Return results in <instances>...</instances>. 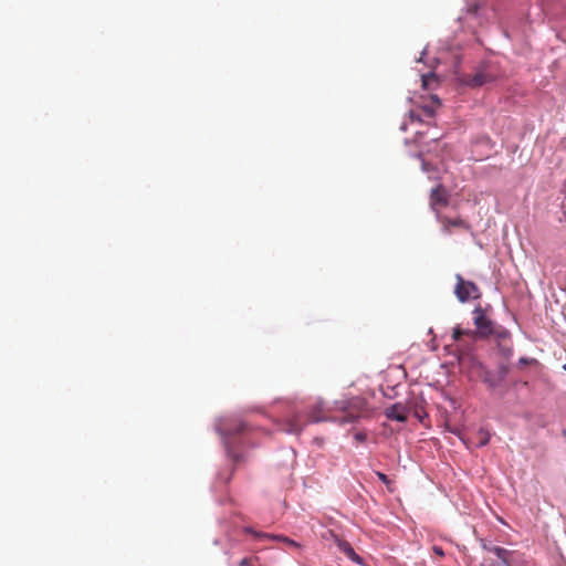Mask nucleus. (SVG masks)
I'll use <instances>...</instances> for the list:
<instances>
[{
	"label": "nucleus",
	"mask_w": 566,
	"mask_h": 566,
	"mask_svg": "<svg viewBox=\"0 0 566 566\" xmlns=\"http://www.w3.org/2000/svg\"><path fill=\"white\" fill-rule=\"evenodd\" d=\"M335 409L343 413V416L337 417L339 424L352 423L366 415L367 402L361 397H353L347 400L336 401Z\"/></svg>",
	"instance_id": "f257e3e1"
},
{
	"label": "nucleus",
	"mask_w": 566,
	"mask_h": 566,
	"mask_svg": "<svg viewBox=\"0 0 566 566\" xmlns=\"http://www.w3.org/2000/svg\"><path fill=\"white\" fill-rule=\"evenodd\" d=\"M499 77L497 70L491 64H483L473 74L464 77L463 82L470 87H481L491 84Z\"/></svg>",
	"instance_id": "f03ea898"
},
{
	"label": "nucleus",
	"mask_w": 566,
	"mask_h": 566,
	"mask_svg": "<svg viewBox=\"0 0 566 566\" xmlns=\"http://www.w3.org/2000/svg\"><path fill=\"white\" fill-rule=\"evenodd\" d=\"M455 286H454V295L459 302L465 303L471 300H478L481 297L482 293L479 286L469 280H464L461 274H455Z\"/></svg>",
	"instance_id": "7ed1b4c3"
},
{
	"label": "nucleus",
	"mask_w": 566,
	"mask_h": 566,
	"mask_svg": "<svg viewBox=\"0 0 566 566\" xmlns=\"http://www.w3.org/2000/svg\"><path fill=\"white\" fill-rule=\"evenodd\" d=\"M473 316L476 333L479 334L480 337L497 335L501 328H495L494 323L486 315L485 310H483L481 306L475 307L473 311Z\"/></svg>",
	"instance_id": "20e7f679"
},
{
	"label": "nucleus",
	"mask_w": 566,
	"mask_h": 566,
	"mask_svg": "<svg viewBox=\"0 0 566 566\" xmlns=\"http://www.w3.org/2000/svg\"><path fill=\"white\" fill-rule=\"evenodd\" d=\"M275 423L279 427V430L289 434H300L307 421L300 412H292L287 415L283 419L275 420Z\"/></svg>",
	"instance_id": "39448f33"
},
{
	"label": "nucleus",
	"mask_w": 566,
	"mask_h": 566,
	"mask_svg": "<svg viewBox=\"0 0 566 566\" xmlns=\"http://www.w3.org/2000/svg\"><path fill=\"white\" fill-rule=\"evenodd\" d=\"M450 195L444 186L439 184L437 187L431 189L429 203L431 209L436 212V216L441 214V208L449 205Z\"/></svg>",
	"instance_id": "423d86ee"
},
{
	"label": "nucleus",
	"mask_w": 566,
	"mask_h": 566,
	"mask_svg": "<svg viewBox=\"0 0 566 566\" xmlns=\"http://www.w3.org/2000/svg\"><path fill=\"white\" fill-rule=\"evenodd\" d=\"M308 422L334 421L337 422V416L332 415V410H325L322 401L315 402L307 413Z\"/></svg>",
	"instance_id": "0eeeda50"
},
{
	"label": "nucleus",
	"mask_w": 566,
	"mask_h": 566,
	"mask_svg": "<svg viewBox=\"0 0 566 566\" xmlns=\"http://www.w3.org/2000/svg\"><path fill=\"white\" fill-rule=\"evenodd\" d=\"M437 219L441 223L442 230L446 233H451L452 229H462V230H469L470 229L469 223L465 220H463L462 218H460V217L449 218V217L443 216V214H438Z\"/></svg>",
	"instance_id": "6e6552de"
},
{
	"label": "nucleus",
	"mask_w": 566,
	"mask_h": 566,
	"mask_svg": "<svg viewBox=\"0 0 566 566\" xmlns=\"http://www.w3.org/2000/svg\"><path fill=\"white\" fill-rule=\"evenodd\" d=\"M245 429V424L239 420H226L218 427L219 433L224 438L240 434Z\"/></svg>",
	"instance_id": "1a4fd4ad"
},
{
	"label": "nucleus",
	"mask_w": 566,
	"mask_h": 566,
	"mask_svg": "<svg viewBox=\"0 0 566 566\" xmlns=\"http://www.w3.org/2000/svg\"><path fill=\"white\" fill-rule=\"evenodd\" d=\"M496 337L499 339V348H500L502 355L505 358L511 357L513 354L511 334L506 329L501 328L499 331Z\"/></svg>",
	"instance_id": "9d476101"
},
{
	"label": "nucleus",
	"mask_w": 566,
	"mask_h": 566,
	"mask_svg": "<svg viewBox=\"0 0 566 566\" xmlns=\"http://www.w3.org/2000/svg\"><path fill=\"white\" fill-rule=\"evenodd\" d=\"M243 532L254 536L256 539H260V541H263V539H276V541H282V542L286 543L287 545H291V546H294V547L298 546L293 539H290L287 537L280 536V535H271V534H268V533L258 532V531L253 530L250 526H244L243 527Z\"/></svg>",
	"instance_id": "9b49d317"
},
{
	"label": "nucleus",
	"mask_w": 566,
	"mask_h": 566,
	"mask_svg": "<svg viewBox=\"0 0 566 566\" xmlns=\"http://www.w3.org/2000/svg\"><path fill=\"white\" fill-rule=\"evenodd\" d=\"M408 415H409V408L401 402H397V403L390 406L386 410L387 418L397 420L400 422L406 421L408 418Z\"/></svg>",
	"instance_id": "f8f14e48"
},
{
	"label": "nucleus",
	"mask_w": 566,
	"mask_h": 566,
	"mask_svg": "<svg viewBox=\"0 0 566 566\" xmlns=\"http://www.w3.org/2000/svg\"><path fill=\"white\" fill-rule=\"evenodd\" d=\"M336 545L350 560L358 565L363 564L361 557L354 551L353 546L346 539H336Z\"/></svg>",
	"instance_id": "ddd939ff"
},
{
	"label": "nucleus",
	"mask_w": 566,
	"mask_h": 566,
	"mask_svg": "<svg viewBox=\"0 0 566 566\" xmlns=\"http://www.w3.org/2000/svg\"><path fill=\"white\" fill-rule=\"evenodd\" d=\"M490 439H491V434H490L489 430H486L484 428H480L475 433L473 443L476 447H484L489 443Z\"/></svg>",
	"instance_id": "4468645a"
},
{
	"label": "nucleus",
	"mask_w": 566,
	"mask_h": 566,
	"mask_svg": "<svg viewBox=\"0 0 566 566\" xmlns=\"http://www.w3.org/2000/svg\"><path fill=\"white\" fill-rule=\"evenodd\" d=\"M490 551L492 553H494L502 562L504 565L509 566L510 563H509V557L511 555V552L503 548V547H500V546H494L492 548H490Z\"/></svg>",
	"instance_id": "2eb2a0df"
},
{
	"label": "nucleus",
	"mask_w": 566,
	"mask_h": 566,
	"mask_svg": "<svg viewBox=\"0 0 566 566\" xmlns=\"http://www.w3.org/2000/svg\"><path fill=\"white\" fill-rule=\"evenodd\" d=\"M431 98H432V105H424L422 107V112L429 118L434 116L436 107L440 105V101L436 95H433Z\"/></svg>",
	"instance_id": "dca6fc26"
},
{
	"label": "nucleus",
	"mask_w": 566,
	"mask_h": 566,
	"mask_svg": "<svg viewBox=\"0 0 566 566\" xmlns=\"http://www.w3.org/2000/svg\"><path fill=\"white\" fill-rule=\"evenodd\" d=\"M239 566H261L258 557H247L240 560Z\"/></svg>",
	"instance_id": "f3484780"
},
{
	"label": "nucleus",
	"mask_w": 566,
	"mask_h": 566,
	"mask_svg": "<svg viewBox=\"0 0 566 566\" xmlns=\"http://www.w3.org/2000/svg\"><path fill=\"white\" fill-rule=\"evenodd\" d=\"M470 333V331H464L457 326L453 328L452 338L457 342L462 337V335H469Z\"/></svg>",
	"instance_id": "a211bd4d"
},
{
	"label": "nucleus",
	"mask_w": 566,
	"mask_h": 566,
	"mask_svg": "<svg viewBox=\"0 0 566 566\" xmlns=\"http://www.w3.org/2000/svg\"><path fill=\"white\" fill-rule=\"evenodd\" d=\"M323 538L326 541H333L336 544V539H342L334 531H327L323 534Z\"/></svg>",
	"instance_id": "6ab92c4d"
},
{
	"label": "nucleus",
	"mask_w": 566,
	"mask_h": 566,
	"mask_svg": "<svg viewBox=\"0 0 566 566\" xmlns=\"http://www.w3.org/2000/svg\"><path fill=\"white\" fill-rule=\"evenodd\" d=\"M483 381L490 387L495 388L497 382L494 380V378L489 374L485 373V376L483 377Z\"/></svg>",
	"instance_id": "aec40b11"
},
{
	"label": "nucleus",
	"mask_w": 566,
	"mask_h": 566,
	"mask_svg": "<svg viewBox=\"0 0 566 566\" xmlns=\"http://www.w3.org/2000/svg\"><path fill=\"white\" fill-rule=\"evenodd\" d=\"M376 474H377L378 479L381 482H384L389 490H391L390 489L391 481L388 479V476L385 473H382V472H377Z\"/></svg>",
	"instance_id": "412c9836"
},
{
	"label": "nucleus",
	"mask_w": 566,
	"mask_h": 566,
	"mask_svg": "<svg viewBox=\"0 0 566 566\" xmlns=\"http://www.w3.org/2000/svg\"><path fill=\"white\" fill-rule=\"evenodd\" d=\"M431 80H434V75L433 74H429V75H424L422 76V83H423V86H428L429 85V82Z\"/></svg>",
	"instance_id": "4be33fe9"
},
{
	"label": "nucleus",
	"mask_w": 566,
	"mask_h": 566,
	"mask_svg": "<svg viewBox=\"0 0 566 566\" xmlns=\"http://www.w3.org/2000/svg\"><path fill=\"white\" fill-rule=\"evenodd\" d=\"M409 115H410V118H411L412 122H416V120L417 122H421L422 120L420 115L417 114L415 111H411Z\"/></svg>",
	"instance_id": "5701e85b"
},
{
	"label": "nucleus",
	"mask_w": 566,
	"mask_h": 566,
	"mask_svg": "<svg viewBox=\"0 0 566 566\" xmlns=\"http://www.w3.org/2000/svg\"><path fill=\"white\" fill-rule=\"evenodd\" d=\"M432 549H433L434 554H437L438 556H440V557H443V556H444V552H443L442 547H440V546H433V548H432Z\"/></svg>",
	"instance_id": "b1692460"
},
{
	"label": "nucleus",
	"mask_w": 566,
	"mask_h": 566,
	"mask_svg": "<svg viewBox=\"0 0 566 566\" xmlns=\"http://www.w3.org/2000/svg\"><path fill=\"white\" fill-rule=\"evenodd\" d=\"M355 439H356L357 441H359V442H363V441H365V440H366V434H365V433H363V432H357V433L355 434Z\"/></svg>",
	"instance_id": "393cba45"
},
{
	"label": "nucleus",
	"mask_w": 566,
	"mask_h": 566,
	"mask_svg": "<svg viewBox=\"0 0 566 566\" xmlns=\"http://www.w3.org/2000/svg\"><path fill=\"white\" fill-rule=\"evenodd\" d=\"M528 363V359L527 358H521L520 359V364H527Z\"/></svg>",
	"instance_id": "a878e982"
},
{
	"label": "nucleus",
	"mask_w": 566,
	"mask_h": 566,
	"mask_svg": "<svg viewBox=\"0 0 566 566\" xmlns=\"http://www.w3.org/2000/svg\"><path fill=\"white\" fill-rule=\"evenodd\" d=\"M422 168H423V170H427V164L426 163L422 164Z\"/></svg>",
	"instance_id": "bb28decb"
},
{
	"label": "nucleus",
	"mask_w": 566,
	"mask_h": 566,
	"mask_svg": "<svg viewBox=\"0 0 566 566\" xmlns=\"http://www.w3.org/2000/svg\"><path fill=\"white\" fill-rule=\"evenodd\" d=\"M233 460H234L235 462H238V461H239L237 455H233Z\"/></svg>",
	"instance_id": "cd10ccee"
},
{
	"label": "nucleus",
	"mask_w": 566,
	"mask_h": 566,
	"mask_svg": "<svg viewBox=\"0 0 566 566\" xmlns=\"http://www.w3.org/2000/svg\"><path fill=\"white\" fill-rule=\"evenodd\" d=\"M564 369L566 370V364L564 365Z\"/></svg>",
	"instance_id": "c85d7f7f"
}]
</instances>
